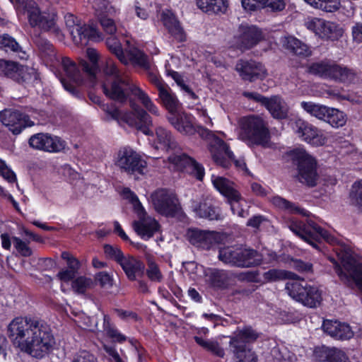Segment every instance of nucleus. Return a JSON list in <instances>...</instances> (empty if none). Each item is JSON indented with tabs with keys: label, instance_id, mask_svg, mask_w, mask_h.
<instances>
[{
	"label": "nucleus",
	"instance_id": "obj_23",
	"mask_svg": "<svg viewBox=\"0 0 362 362\" xmlns=\"http://www.w3.org/2000/svg\"><path fill=\"white\" fill-rule=\"evenodd\" d=\"M136 214L138 220L133 222V228L142 239L148 240L159 230L160 225L154 218L147 214L145 209Z\"/></svg>",
	"mask_w": 362,
	"mask_h": 362
},
{
	"label": "nucleus",
	"instance_id": "obj_54",
	"mask_svg": "<svg viewBox=\"0 0 362 362\" xmlns=\"http://www.w3.org/2000/svg\"><path fill=\"white\" fill-rule=\"evenodd\" d=\"M1 47L4 49L5 51L8 50L18 52L21 50V47L16 40L7 34H4L0 36Z\"/></svg>",
	"mask_w": 362,
	"mask_h": 362
},
{
	"label": "nucleus",
	"instance_id": "obj_8",
	"mask_svg": "<svg viewBox=\"0 0 362 362\" xmlns=\"http://www.w3.org/2000/svg\"><path fill=\"white\" fill-rule=\"evenodd\" d=\"M292 160L296 166V177L299 182L313 187L320 179L316 158L303 148H296L291 153Z\"/></svg>",
	"mask_w": 362,
	"mask_h": 362
},
{
	"label": "nucleus",
	"instance_id": "obj_43",
	"mask_svg": "<svg viewBox=\"0 0 362 362\" xmlns=\"http://www.w3.org/2000/svg\"><path fill=\"white\" fill-rule=\"evenodd\" d=\"M333 60L323 59L312 63L308 66V72L324 79H329Z\"/></svg>",
	"mask_w": 362,
	"mask_h": 362
},
{
	"label": "nucleus",
	"instance_id": "obj_27",
	"mask_svg": "<svg viewBox=\"0 0 362 362\" xmlns=\"http://www.w3.org/2000/svg\"><path fill=\"white\" fill-rule=\"evenodd\" d=\"M187 237L193 245L206 250L209 249L218 240V235L216 232L196 228L189 229Z\"/></svg>",
	"mask_w": 362,
	"mask_h": 362
},
{
	"label": "nucleus",
	"instance_id": "obj_1",
	"mask_svg": "<svg viewBox=\"0 0 362 362\" xmlns=\"http://www.w3.org/2000/svg\"><path fill=\"white\" fill-rule=\"evenodd\" d=\"M106 76L103 83V90L109 98L119 103L125 102L129 93L136 96L142 105L151 114L158 116V107L154 104L146 93L134 84L128 74L118 69L111 60L106 62L103 69Z\"/></svg>",
	"mask_w": 362,
	"mask_h": 362
},
{
	"label": "nucleus",
	"instance_id": "obj_52",
	"mask_svg": "<svg viewBox=\"0 0 362 362\" xmlns=\"http://www.w3.org/2000/svg\"><path fill=\"white\" fill-rule=\"evenodd\" d=\"M103 348L105 352V357L108 362H129L128 356L123 354L120 355L115 345L103 344Z\"/></svg>",
	"mask_w": 362,
	"mask_h": 362
},
{
	"label": "nucleus",
	"instance_id": "obj_50",
	"mask_svg": "<svg viewBox=\"0 0 362 362\" xmlns=\"http://www.w3.org/2000/svg\"><path fill=\"white\" fill-rule=\"evenodd\" d=\"M195 341L204 349L211 352L213 354L218 356L223 357L225 351L223 348L220 346L216 341L211 339H204L202 337L195 336Z\"/></svg>",
	"mask_w": 362,
	"mask_h": 362
},
{
	"label": "nucleus",
	"instance_id": "obj_5",
	"mask_svg": "<svg viewBox=\"0 0 362 362\" xmlns=\"http://www.w3.org/2000/svg\"><path fill=\"white\" fill-rule=\"evenodd\" d=\"M16 7L18 16L26 18L31 27L50 32L59 40L63 39L62 30L57 25V16L55 12H42L34 0H18Z\"/></svg>",
	"mask_w": 362,
	"mask_h": 362
},
{
	"label": "nucleus",
	"instance_id": "obj_18",
	"mask_svg": "<svg viewBox=\"0 0 362 362\" xmlns=\"http://www.w3.org/2000/svg\"><path fill=\"white\" fill-rule=\"evenodd\" d=\"M115 165L127 173L144 174L147 164L146 160L129 147L121 148L117 153Z\"/></svg>",
	"mask_w": 362,
	"mask_h": 362
},
{
	"label": "nucleus",
	"instance_id": "obj_60",
	"mask_svg": "<svg viewBox=\"0 0 362 362\" xmlns=\"http://www.w3.org/2000/svg\"><path fill=\"white\" fill-rule=\"evenodd\" d=\"M143 69L147 71V75L149 81L156 87L158 91H160L161 89L164 88L165 86H168L163 81L160 76L156 71L150 69L149 64L148 67L147 69Z\"/></svg>",
	"mask_w": 362,
	"mask_h": 362
},
{
	"label": "nucleus",
	"instance_id": "obj_16",
	"mask_svg": "<svg viewBox=\"0 0 362 362\" xmlns=\"http://www.w3.org/2000/svg\"><path fill=\"white\" fill-rule=\"evenodd\" d=\"M28 112L13 110H4L0 112V120L13 134H19L26 127H32L35 122L31 118H35V111L29 110Z\"/></svg>",
	"mask_w": 362,
	"mask_h": 362
},
{
	"label": "nucleus",
	"instance_id": "obj_53",
	"mask_svg": "<svg viewBox=\"0 0 362 362\" xmlns=\"http://www.w3.org/2000/svg\"><path fill=\"white\" fill-rule=\"evenodd\" d=\"M147 265L148 268L146 269V275L148 279L152 281H161L163 279V275L158 266L152 258L148 257Z\"/></svg>",
	"mask_w": 362,
	"mask_h": 362
},
{
	"label": "nucleus",
	"instance_id": "obj_63",
	"mask_svg": "<svg viewBox=\"0 0 362 362\" xmlns=\"http://www.w3.org/2000/svg\"><path fill=\"white\" fill-rule=\"evenodd\" d=\"M100 23L104 31L107 34L112 35L115 33L117 28L112 19L109 18L106 16H101V17L100 18Z\"/></svg>",
	"mask_w": 362,
	"mask_h": 362
},
{
	"label": "nucleus",
	"instance_id": "obj_29",
	"mask_svg": "<svg viewBox=\"0 0 362 362\" xmlns=\"http://www.w3.org/2000/svg\"><path fill=\"white\" fill-rule=\"evenodd\" d=\"M322 328L325 332L337 339L347 340L352 338L354 334L349 325L337 320H324Z\"/></svg>",
	"mask_w": 362,
	"mask_h": 362
},
{
	"label": "nucleus",
	"instance_id": "obj_17",
	"mask_svg": "<svg viewBox=\"0 0 362 362\" xmlns=\"http://www.w3.org/2000/svg\"><path fill=\"white\" fill-rule=\"evenodd\" d=\"M304 25L323 40H336L343 35V30L339 25L321 18L308 16L304 20Z\"/></svg>",
	"mask_w": 362,
	"mask_h": 362
},
{
	"label": "nucleus",
	"instance_id": "obj_48",
	"mask_svg": "<svg viewBox=\"0 0 362 362\" xmlns=\"http://www.w3.org/2000/svg\"><path fill=\"white\" fill-rule=\"evenodd\" d=\"M311 7L327 13L338 11L341 6L340 0H303Z\"/></svg>",
	"mask_w": 362,
	"mask_h": 362
},
{
	"label": "nucleus",
	"instance_id": "obj_64",
	"mask_svg": "<svg viewBox=\"0 0 362 362\" xmlns=\"http://www.w3.org/2000/svg\"><path fill=\"white\" fill-rule=\"evenodd\" d=\"M72 362H97V359L90 352L83 350L74 356Z\"/></svg>",
	"mask_w": 362,
	"mask_h": 362
},
{
	"label": "nucleus",
	"instance_id": "obj_49",
	"mask_svg": "<svg viewBox=\"0 0 362 362\" xmlns=\"http://www.w3.org/2000/svg\"><path fill=\"white\" fill-rule=\"evenodd\" d=\"M346 114L336 108L329 107L326 114V119L324 122H327L334 128H339L344 126L346 123Z\"/></svg>",
	"mask_w": 362,
	"mask_h": 362
},
{
	"label": "nucleus",
	"instance_id": "obj_15",
	"mask_svg": "<svg viewBox=\"0 0 362 362\" xmlns=\"http://www.w3.org/2000/svg\"><path fill=\"white\" fill-rule=\"evenodd\" d=\"M54 343L49 327L40 320L25 352L33 357L42 358L52 349Z\"/></svg>",
	"mask_w": 362,
	"mask_h": 362
},
{
	"label": "nucleus",
	"instance_id": "obj_22",
	"mask_svg": "<svg viewBox=\"0 0 362 362\" xmlns=\"http://www.w3.org/2000/svg\"><path fill=\"white\" fill-rule=\"evenodd\" d=\"M293 129L300 140L313 146H321L327 143V136L323 132L304 119H296L293 123Z\"/></svg>",
	"mask_w": 362,
	"mask_h": 362
},
{
	"label": "nucleus",
	"instance_id": "obj_32",
	"mask_svg": "<svg viewBox=\"0 0 362 362\" xmlns=\"http://www.w3.org/2000/svg\"><path fill=\"white\" fill-rule=\"evenodd\" d=\"M357 79V73L353 69L333 62L329 80L349 84L355 83Z\"/></svg>",
	"mask_w": 362,
	"mask_h": 362
},
{
	"label": "nucleus",
	"instance_id": "obj_57",
	"mask_svg": "<svg viewBox=\"0 0 362 362\" xmlns=\"http://www.w3.org/2000/svg\"><path fill=\"white\" fill-rule=\"evenodd\" d=\"M104 252L105 256L119 264L123 257L125 255L120 247L117 245H105L104 246Z\"/></svg>",
	"mask_w": 362,
	"mask_h": 362
},
{
	"label": "nucleus",
	"instance_id": "obj_34",
	"mask_svg": "<svg viewBox=\"0 0 362 362\" xmlns=\"http://www.w3.org/2000/svg\"><path fill=\"white\" fill-rule=\"evenodd\" d=\"M211 182L214 188L218 191L227 200L240 197V192L236 189L234 182L222 176L211 175Z\"/></svg>",
	"mask_w": 362,
	"mask_h": 362
},
{
	"label": "nucleus",
	"instance_id": "obj_51",
	"mask_svg": "<svg viewBox=\"0 0 362 362\" xmlns=\"http://www.w3.org/2000/svg\"><path fill=\"white\" fill-rule=\"evenodd\" d=\"M228 203L230 206V209L233 214H236L239 217H246L248 216V210L245 202L240 194V197L237 199H229Z\"/></svg>",
	"mask_w": 362,
	"mask_h": 362
},
{
	"label": "nucleus",
	"instance_id": "obj_12",
	"mask_svg": "<svg viewBox=\"0 0 362 362\" xmlns=\"http://www.w3.org/2000/svg\"><path fill=\"white\" fill-rule=\"evenodd\" d=\"M40 322L32 317H16L8 326V337L15 346L25 352Z\"/></svg>",
	"mask_w": 362,
	"mask_h": 362
},
{
	"label": "nucleus",
	"instance_id": "obj_6",
	"mask_svg": "<svg viewBox=\"0 0 362 362\" xmlns=\"http://www.w3.org/2000/svg\"><path fill=\"white\" fill-rule=\"evenodd\" d=\"M89 97L92 102L100 105L103 110L112 119L118 122H124L146 135H153V132L151 129L153 126L151 117L144 109L136 107L133 112H123L117 108L110 107L102 103L100 98L97 95H90Z\"/></svg>",
	"mask_w": 362,
	"mask_h": 362
},
{
	"label": "nucleus",
	"instance_id": "obj_9",
	"mask_svg": "<svg viewBox=\"0 0 362 362\" xmlns=\"http://www.w3.org/2000/svg\"><path fill=\"white\" fill-rule=\"evenodd\" d=\"M288 228L293 233L315 248L317 247V243L322 240L333 245L339 243L336 238L313 221H308L305 223L292 219L288 223Z\"/></svg>",
	"mask_w": 362,
	"mask_h": 362
},
{
	"label": "nucleus",
	"instance_id": "obj_56",
	"mask_svg": "<svg viewBox=\"0 0 362 362\" xmlns=\"http://www.w3.org/2000/svg\"><path fill=\"white\" fill-rule=\"evenodd\" d=\"M122 195L124 199L128 200L132 204L135 213L144 209L136 194L130 189L124 188L122 192Z\"/></svg>",
	"mask_w": 362,
	"mask_h": 362
},
{
	"label": "nucleus",
	"instance_id": "obj_37",
	"mask_svg": "<svg viewBox=\"0 0 362 362\" xmlns=\"http://www.w3.org/2000/svg\"><path fill=\"white\" fill-rule=\"evenodd\" d=\"M282 43L286 49L301 58H307L312 55L310 47L295 37H284Z\"/></svg>",
	"mask_w": 362,
	"mask_h": 362
},
{
	"label": "nucleus",
	"instance_id": "obj_20",
	"mask_svg": "<svg viewBox=\"0 0 362 362\" xmlns=\"http://www.w3.org/2000/svg\"><path fill=\"white\" fill-rule=\"evenodd\" d=\"M64 21L74 42L76 45H83V40L86 38L95 40L100 38V33L95 28L86 27L71 13H67L64 16Z\"/></svg>",
	"mask_w": 362,
	"mask_h": 362
},
{
	"label": "nucleus",
	"instance_id": "obj_21",
	"mask_svg": "<svg viewBox=\"0 0 362 362\" xmlns=\"http://www.w3.org/2000/svg\"><path fill=\"white\" fill-rule=\"evenodd\" d=\"M155 210L164 216H173L179 210V202L175 194L170 189H158L151 195Z\"/></svg>",
	"mask_w": 362,
	"mask_h": 362
},
{
	"label": "nucleus",
	"instance_id": "obj_30",
	"mask_svg": "<svg viewBox=\"0 0 362 362\" xmlns=\"http://www.w3.org/2000/svg\"><path fill=\"white\" fill-rule=\"evenodd\" d=\"M206 282L211 287L222 288L227 286L234 274L226 270L208 269L204 272Z\"/></svg>",
	"mask_w": 362,
	"mask_h": 362
},
{
	"label": "nucleus",
	"instance_id": "obj_42",
	"mask_svg": "<svg viewBox=\"0 0 362 362\" xmlns=\"http://www.w3.org/2000/svg\"><path fill=\"white\" fill-rule=\"evenodd\" d=\"M322 300L321 291L317 286L307 284L300 303L309 308H316L320 305Z\"/></svg>",
	"mask_w": 362,
	"mask_h": 362
},
{
	"label": "nucleus",
	"instance_id": "obj_47",
	"mask_svg": "<svg viewBox=\"0 0 362 362\" xmlns=\"http://www.w3.org/2000/svg\"><path fill=\"white\" fill-rule=\"evenodd\" d=\"M103 332L114 342L123 343L127 337L120 332L117 327L110 322L108 315H105L103 317Z\"/></svg>",
	"mask_w": 362,
	"mask_h": 362
},
{
	"label": "nucleus",
	"instance_id": "obj_4",
	"mask_svg": "<svg viewBox=\"0 0 362 362\" xmlns=\"http://www.w3.org/2000/svg\"><path fill=\"white\" fill-rule=\"evenodd\" d=\"M41 57L47 66L56 67L61 65L67 79L62 78L60 81L65 90L73 95H77V86L83 83L86 73L82 68L67 57H59L53 45L49 42H45L41 47Z\"/></svg>",
	"mask_w": 362,
	"mask_h": 362
},
{
	"label": "nucleus",
	"instance_id": "obj_2",
	"mask_svg": "<svg viewBox=\"0 0 362 362\" xmlns=\"http://www.w3.org/2000/svg\"><path fill=\"white\" fill-rule=\"evenodd\" d=\"M170 123L181 134L188 135L195 132L204 139L209 141V150L214 160L223 166H227L228 160L224 157L232 156L228 151L226 144L217 137L214 133L202 127H195L194 117L185 112H176L168 117Z\"/></svg>",
	"mask_w": 362,
	"mask_h": 362
},
{
	"label": "nucleus",
	"instance_id": "obj_45",
	"mask_svg": "<svg viewBox=\"0 0 362 362\" xmlns=\"http://www.w3.org/2000/svg\"><path fill=\"white\" fill-rule=\"evenodd\" d=\"M300 107L310 115L317 119L324 121L326 119V114L329 107L315 103L313 102L303 101L300 103Z\"/></svg>",
	"mask_w": 362,
	"mask_h": 362
},
{
	"label": "nucleus",
	"instance_id": "obj_59",
	"mask_svg": "<svg viewBox=\"0 0 362 362\" xmlns=\"http://www.w3.org/2000/svg\"><path fill=\"white\" fill-rule=\"evenodd\" d=\"M13 245L19 255L23 257H30L32 255V250L28 243L22 240L18 237L12 238Z\"/></svg>",
	"mask_w": 362,
	"mask_h": 362
},
{
	"label": "nucleus",
	"instance_id": "obj_39",
	"mask_svg": "<svg viewBox=\"0 0 362 362\" xmlns=\"http://www.w3.org/2000/svg\"><path fill=\"white\" fill-rule=\"evenodd\" d=\"M25 69L26 68L16 62L0 60V70L2 73L18 82L25 80Z\"/></svg>",
	"mask_w": 362,
	"mask_h": 362
},
{
	"label": "nucleus",
	"instance_id": "obj_46",
	"mask_svg": "<svg viewBox=\"0 0 362 362\" xmlns=\"http://www.w3.org/2000/svg\"><path fill=\"white\" fill-rule=\"evenodd\" d=\"M272 203L276 207L284 209L291 214H301L303 216H308V211L289 201L279 197L274 196L271 199Z\"/></svg>",
	"mask_w": 362,
	"mask_h": 362
},
{
	"label": "nucleus",
	"instance_id": "obj_55",
	"mask_svg": "<svg viewBox=\"0 0 362 362\" xmlns=\"http://www.w3.org/2000/svg\"><path fill=\"white\" fill-rule=\"evenodd\" d=\"M92 284L93 281L90 278L79 276L73 280L71 287L76 293H83Z\"/></svg>",
	"mask_w": 362,
	"mask_h": 362
},
{
	"label": "nucleus",
	"instance_id": "obj_61",
	"mask_svg": "<svg viewBox=\"0 0 362 362\" xmlns=\"http://www.w3.org/2000/svg\"><path fill=\"white\" fill-rule=\"evenodd\" d=\"M351 197L354 203L362 211V180L353 185Z\"/></svg>",
	"mask_w": 362,
	"mask_h": 362
},
{
	"label": "nucleus",
	"instance_id": "obj_3",
	"mask_svg": "<svg viewBox=\"0 0 362 362\" xmlns=\"http://www.w3.org/2000/svg\"><path fill=\"white\" fill-rule=\"evenodd\" d=\"M153 146L164 151H173V153L168 156V160L174 168L185 171L199 180H203L205 175L203 165L185 153L178 151L177 144L169 131L161 127H157Z\"/></svg>",
	"mask_w": 362,
	"mask_h": 362
},
{
	"label": "nucleus",
	"instance_id": "obj_24",
	"mask_svg": "<svg viewBox=\"0 0 362 362\" xmlns=\"http://www.w3.org/2000/svg\"><path fill=\"white\" fill-rule=\"evenodd\" d=\"M29 144L35 149L47 152H59L66 146V142L59 137L44 133L33 135L29 139Z\"/></svg>",
	"mask_w": 362,
	"mask_h": 362
},
{
	"label": "nucleus",
	"instance_id": "obj_40",
	"mask_svg": "<svg viewBox=\"0 0 362 362\" xmlns=\"http://www.w3.org/2000/svg\"><path fill=\"white\" fill-rule=\"evenodd\" d=\"M86 55L90 60V63L85 60H81L80 66L84 73H86L87 78H88L90 82H93L95 80V74L98 70V54L96 49L93 48H88L86 50Z\"/></svg>",
	"mask_w": 362,
	"mask_h": 362
},
{
	"label": "nucleus",
	"instance_id": "obj_28",
	"mask_svg": "<svg viewBox=\"0 0 362 362\" xmlns=\"http://www.w3.org/2000/svg\"><path fill=\"white\" fill-rule=\"evenodd\" d=\"M160 19L169 34L175 40L178 42H183L186 40L182 27L170 10H163L160 14Z\"/></svg>",
	"mask_w": 362,
	"mask_h": 362
},
{
	"label": "nucleus",
	"instance_id": "obj_31",
	"mask_svg": "<svg viewBox=\"0 0 362 362\" xmlns=\"http://www.w3.org/2000/svg\"><path fill=\"white\" fill-rule=\"evenodd\" d=\"M314 357L317 362H351L343 351L335 348H316Z\"/></svg>",
	"mask_w": 362,
	"mask_h": 362
},
{
	"label": "nucleus",
	"instance_id": "obj_14",
	"mask_svg": "<svg viewBox=\"0 0 362 362\" xmlns=\"http://www.w3.org/2000/svg\"><path fill=\"white\" fill-rule=\"evenodd\" d=\"M343 250L344 252H339L336 249V253L341 259L343 269L334 259H330L334 264L335 272L342 281L349 282L353 280L362 292V262L356 259L345 248L343 247Z\"/></svg>",
	"mask_w": 362,
	"mask_h": 362
},
{
	"label": "nucleus",
	"instance_id": "obj_33",
	"mask_svg": "<svg viewBox=\"0 0 362 362\" xmlns=\"http://www.w3.org/2000/svg\"><path fill=\"white\" fill-rule=\"evenodd\" d=\"M119 264L130 281H135L137 276L144 274V263L132 255H125Z\"/></svg>",
	"mask_w": 362,
	"mask_h": 362
},
{
	"label": "nucleus",
	"instance_id": "obj_44",
	"mask_svg": "<svg viewBox=\"0 0 362 362\" xmlns=\"http://www.w3.org/2000/svg\"><path fill=\"white\" fill-rule=\"evenodd\" d=\"M197 5L205 13H225L227 9L226 0H196Z\"/></svg>",
	"mask_w": 362,
	"mask_h": 362
},
{
	"label": "nucleus",
	"instance_id": "obj_25",
	"mask_svg": "<svg viewBox=\"0 0 362 362\" xmlns=\"http://www.w3.org/2000/svg\"><path fill=\"white\" fill-rule=\"evenodd\" d=\"M236 37L240 48L247 49L264 40L265 35L259 28L255 25H241Z\"/></svg>",
	"mask_w": 362,
	"mask_h": 362
},
{
	"label": "nucleus",
	"instance_id": "obj_11",
	"mask_svg": "<svg viewBox=\"0 0 362 362\" xmlns=\"http://www.w3.org/2000/svg\"><path fill=\"white\" fill-rule=\"evenodd\" d=\"M240 127L239 138L241 140L264 146L268 144L269 131L262 117L254 115L243 117Z\"/></svg>",
	"mask_w": 362,
	"mask_h": 362
},
{
	"label": "nucleus",
	"instance_id": "obj_58",
	"mask_svg": "<svg viewBox=\"0 0 362 362\" xmlns=\"http://www.w3.org/2000/svg\"><path fill=\"white\" fill-rule=\"evenodd\" d=\"M263 276L268 281H275L291 277V272L273 269L264 272Z\"/></svg>",
	"mask_w": 362,
	"mask_h": 362
},
{
	"label": "nucleus",
	"instance_id": "obj_13",
	"mask_svg": "<svg viewBox=\"0 0 362 362\" xmlns=\"http://www.w3.org/2000/svg\"><path fill=\"white\" fill-rule=\"evenodd\" d=\"M106 45L123 64H132L145 69L148 67L147 56L132 45L129 40H126V47L123 49L120 40L117 37L111 35L107 38Z\"/></svg>",
	"mask_w": 362,
	"mask_h": 362
},
{
	"label": "nucleus",
	"instance_id": "obj_41",
	"mask_svg": "<svg viewBox=\"0 0 362 362\" xmlns=\"http://www.w3.org/2000/svg\"><path fill=\"white\" fill-rule=\"evenodd\" d=\"M158 97L170 115L177 112L180 103L168 86L158 91Z\"/></svg>",
	"mask_w": 362,
	"mask_h": 362
},
{
	"label": "nucleus",
	"instance_id": "obj_38",
	"mask_svg": "<svg viewBox=\"0 0 362 362\" xmlns=\"http://www.w3.org/2000/svg\"><path fill=\"white\" fill-rule=\"evenodd\" d=\"M296 277L295 274L291 273V277L288 278L289 280L286 284L285 289L293 299L300 303L308 283L304 279Z\"/></svg>",
	"mask_w": 362,
	"mask_h": 362
},
{
	"label": "nucleus",
	"instance_id": "obj_36",
	"mask_svg": "<svg viewBox=\"0 0 362 362\" xmlns=\"http://www.w3.org/2000/svg\"><path fill=\"white\" fill-rule=\"evenodd\" d=\"M192 209L195 215L199 218L209 220H219L222 218L220 209L213 206L207 200L199 203L193 202Z\"/></svg>",
	"mask_w": 362,
	"mask_h": 362
},
{
	"label": "nucleus",
	"instance_id": "obj_62",
	"mask_svg": "<svg viewBox=\"0 0 362 362\" xmlns=\"http://www.w3.org/2000/svg\"><path fill=\"white\" fill-rule=\"evenodd\" d=\"M62 173L70 182L77 180L78 182L83 184V181L80 179L79 174L74 170L69 165H64L62 167Z\"/></svg>",
	"mask_w": 362,
	"mask_h": 362
},
{
	"label": "nucleus",
	"instance_id": "obj_19",
	"mask_svg": "<svg viewBox=\"0 0 362 362\" xmlns=\"http://www.w3.org/2000/svg\"><path fill=\"white\" fill-rule=\"evenodd\" d=\"M243 95L264 106L272 116L276 119H285L288 116V107L283 98L279 95L267 98L256 92L245 91Z\"/></svg>",
	"mask_w": 362,
	"mask_h": 362
},
{
	"label": "nucleus",
	"instance_id": "obj_35",
	"mask_svg": "<svg viewBox=\"0 0 362 362\" xmlns=\"http://www.w3.org/2000/svg\"><path fill=\"white\" fill-rule=\"evenodd\" d=\"M177 59L173 57H170V61H167L165 64V71L168 76H170L177 85L180 88L181 90L183 91L189 98L192 100H197V95L194 93L191 88L186 84L183 76L178 72L174 71L172 69V64H175Z\"/></svg>",
	"mask_w": 362,
	"mask_h": 362
},
{
	"label": "nucleus",
	"instance_id": "obj_7",
	"mask_svg": "<svg viewBox=\"0 0 362 362\" xmlns=\"http://www.w3.org/2000/svg\"><path fill=\"white\" fill-rule=\"evenodd\" d=\"M259 337V334L251 327L238 328L230 337L229 346L236 362H257L255 353L248 345Z\"/></svg>",
	"mask_w": 362,
	"mask_h": 362
},
{
	"label": "nucleus",
	"instance_id": "obj_10",
	"mask_svg": "<svg viewBox=\"0 0 362 362\" xmlns=\"http://www.w3.org/2000/svg\"><path fill=\"white\" fill-rule=\"evenodd\" d=\"M218 259L226 264L247 268L261 264L262 255L257 251L243 247H226L220 249Z\"/></svg>",
	"mask_w": 362,
	"mask_h": 362
},
{
	"label": "nucleus",
	"instance_id": "obj_26",
	"mask_svg": "<svg viewBox=\"0 0 362 362\" xmlns=\"http://www.w3.org/2000/svg\"><path fill=\"white\" fill-rule=\"evenodd\" d=\"M235 69L244 80L254 81L263 79L267 76V71L263 64L255 61H239Z\"/></svg>",
	"mask_w": 362,
	"mask_h": 362
}]
</instances>
